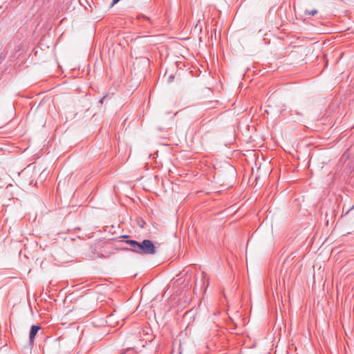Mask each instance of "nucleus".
<instances>
[{"mask_svg":"<svg viewBox=\"0 0 354 354\" xmlns=\"http://www.w3.org/2000/svg\"><path fill=\"white\" fill-rule=\"evenodd\" d=\"M125 242L130 246L129 250L135 253L142 255H153L157 249L151 240L145 239L141 242L127 239Z\"/></svg>","mask_w":354,"mask_h":354,"instance_id":"1","label":"nucleus"},{"mask_svg":"<svg viewBox=\"0 0 354 354\" xmlns=\"http://www.w3.org/2000/svg\"><path fill=\"white\" fill-rule=\"evenodd\" d=\"M41 329L39 326L32 325L30 328V331L29 333V344L32 345L34 344L35 337L38 333V331Z\"/></svg>","mask_w":354,"mask_h":354,"instance_id":"2","label":"nucleus"},{"mask_svg":"<svg viewBox=\"0 0 354 354\" xmlns=\"http://www.w3.org/2000/svg\"><path fill=\"white\" fill-rule=\"evenodd\" d=\"M201 287L204 286V288L206 289L207 286H208V278L207 277V274L203 272L201 273Z\"/></svg>","mask_w":354,"mask_h":354,"instance_id":"3","label":"nucleus"},{"mask_svg":"<svg viewBox=\"0 0 354 354\" xmlns=\"http://www.w3.org/2000/svg\"><path fill=\"white\" fill-rule=\"evenodd\" d=\"M317 13V10L316 9H313V10H306V11H305L306 15H312V16L316 15Z\"/></svg>","mask_w":354,"mask_h":354,"instance_id":"4","label":"nucleus"},{"mask_svg":"<svg viewBox=\"0 0 354 354\" xmlns=\"http://www.w3.org/2000/svg\"><path fill=\"white\" fill-rule=\"evenodd\" d=\"M46 174H45V172H44V171H43V172H41V173L40 174V178H41V179L45 178H46Z\"/></svg>","mask_w":354,"mask_h":354,"instance_id":"5","label":"nucleus"},{"mask_svg":"<svg viewBox=\"0 0 354 354\" xmlns=\"http://www.w3.org/2000/svg\"><path fill=\"white\" fill-rule=\"evenodd\" d=\"M353 209H354V205L347 210V212L345 213V215L348 214Z\"/></svg>","mask_w":354,"mask_h":354,"instance_id":"6","label":"nucleus"},{"mask_svg":"<svg viewBox=\"0 0 354 354\" xmlns=\"http://www.w3.org/2000/svg\"><path fill=\"white\" fill-rule=\"evenodd\" d=\"M120 1V0H113V2H112V3H111V5L113 6V5L115 4V3H118V1Z\"/></svg>","mask_w":354,"mask_h":354,"instance_id":"7","label":"nucleus"},{"mask_svg":"<svg viewBox=\"0 0 354 354\" xmlns=\"http://www.w3.org/2000/svg\"><path fill=\"white\" fill-rule=\"evenodd\" d=\"M124 239H128L129 238V236L126 235V236H123Z\"/></svg>","mask_w":354,"mask_h":354,"instance_id":"8","label":"nucleus"}]
</instances>
